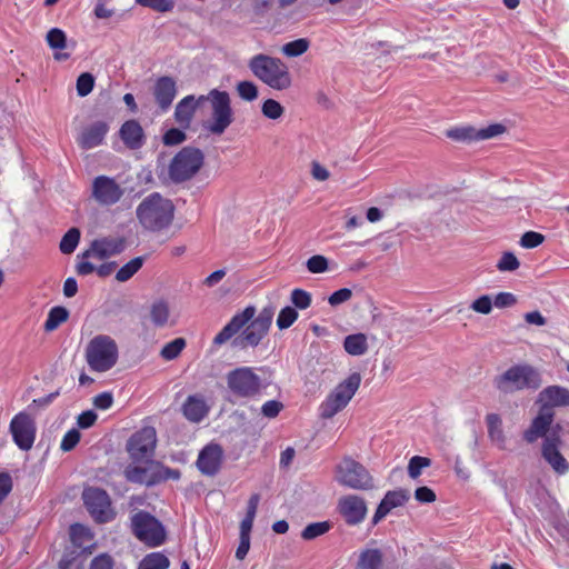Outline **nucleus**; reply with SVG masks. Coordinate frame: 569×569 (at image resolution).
Here are the masks:
<instances>
[{"label":"nucleus","mask_w":569,"mask_h":569,"mask_svg":"<svg viewBox=\"0 0 569 569\" xmlns=\"http://www.w3.org/2000/svg\"><path fill=\"white\" fill-rule=\"evenodd\" d=\"M253 306L246 307L214 337L213 343L221 346L231 340V346L239 350L256 348L267 336L274 316V307L268 306L256 316Z\"/></svg>","instance_id":"1"},{"label":"nucleus","mask_w":569,"mask_h":569,"mask_svg":"<svg viewBox=\"0 0 569 569\" xmlns=\"http://www.w3.org/2000/svg\"><path fill=\"white\" fill-rule=\"evenodd\" d=\"M252 76L277 91L288 90L292 86V77L288 66L278 57L258 53L248 60Z\"/></svg>","instance_id":"2"},{"label":"nucleus","mask_w":569,"mask_h":569,"mask_svg":"<svg viewBox=\"0 0 569 569\" xmlns=\"http://www.w3.org/2000/svg\"><path fill=\"white\" fill-rule=\"evenodd\" d=\"M136 216L146 230L161 231L172 223L174 206L170 199L153 192L138 204Z\"/></svg>","instance_id":"3"},{"label":"nucleus","mask_w":569,"mask_h":569,"mask_svg":"<svg viewBox=\"0 0 569 569\" xmlns=\"http://www.w3.org/2000/svg\"><path fill=\"white\" fill-rule=\"evenodd\" d=\"M118 358V345L108 335L94 336L86 347V360L92 371H109L116 366Z\"/></svg>","instance_id":"4"},{"label":"nucleus","mask_w":569,"mask_h":569,"mask_svg":"<svg viewBox=\"0 0 569 569\" xmlns=\"http://www.w3.org/2000/svg\"><path fill=\"white\" fill-rule=\"evenodd\" d=\"M333 478L340 486L352 490L369 491L376 488L370 471L362 463L348 456L336 465Z\"/></svg>","instance_id":"5"},{"label":"nucleus","mask_w":569,"mask_h":569,"mask_svg":"<svg viewBox=\"0 0 569 569\" xmlns=\"http://www.w3.org/2000/svg\"><path fill=\"white\" fill-rule=\"evenodd\" d=\"M228 391L236 399L251 400L266 388L261 377L251 367H237L226 375Z\"/></svg>","instance_id":"6"},{"label":"nucleus","mask_w":569,"mask_h":569,"mask_svg":"<svg viewBox=\"0 0 569 569\" xmlns=\"http://www.w3.org/2000/svg\"><path fill=\"white\" fill-rule=\"evenodd\" d=\"M210 101L211 118L206 129L212 134H222L233 121L230 96L226 91L212 89L207 96H200L199 101Z\"/></svg>","instance_id":"7"},{"label":"nucleus","mask_w":569,"mask_h":569,"mask_svg":"<svg viewBox=\"0 0 569 569\" xmlns=\"http://www.w3.org/2000/svg\"><path fill=\"white\" fill-rule=\"evenodd\" d=\"M360 383V373L353 372L336 386L326 400L320 405V417L323 419H330L346 408L359 389Z\"/></svg>","instance_id":"8"},{"label":"nucleus","mask_w":569,"mask_h":569,"mask_svg":"<svg viewBox=\"0 0 569 569\" xmlns=\"http://www.w3.org/2000/svg\"><path fill=\"white\" fill-rule=\"evenodd\" d=\"M203 153L192 147L182 148L169 164V177L176 182H184L191 179L203 164Z\"/></svg>","instance_id":"9"},{"label":"nucleus","mask_w":569,"mask_h":569,"mask_svg":"<svg viewBox=\"0 0 569 569\" xmlns=\"http://www.w3.org/2000/svg\"><path fill=\"white\" fill-rule=\"evenodd\" d=\"M541 378L538 371L529 366H515L497 379V388L502 392H513L522 389H538Z\"/></svg>","instance_id":"10"},{"label":"nucleus","mask_w":569,"mask_h":569,"mask_svg":"<svg viewBox=\"0 0 569 569\" xmlns=\"http://www.w3.org/2000/svg\"><path fill=\"white\" fill-rule=\"evenodd\" d=\"M131 528L134 536L149 547H158L166 540L162 523L147 511H138L132 516Z\"/></svg>","instance_id":"11"},{"label":"nucleus","mask_w":569,"mask_h":569,"mask_svg":"<svg viewBox=\"0 0 569 569\" xmlns=\"http://www.w3.org/2000/svg\"><path fill=\"white\" fill-rule=\"evenodd\" d=\"M124 476L130 482L153 486L168 479L178 480L181 473L177 469H170L158 462H150L146 467H127Z\"/></svg>","instance_id":"12"},{"label":"nucleus","mask_w":569,"mask_h":569,"mask_svg":"<svg viewBox=\"0 0 569 569\" xmlns=\"http://www.w3.org/2000/svg\"><path fill=\"white\" fill-rule=\"evenodd\" d=\"M84 506L90 516L99 523L111 521L116 512L111 507V499L106 490L88 487L82 492Z\"/></svg>","instance_id":"13"},{"label":"nucleus","mask_w":569,"mask_h":569,"mask_svg":"<svg viewBox=\"0 0 569 569\" xmlns=\"http://www.w3.org/2000/svg\"><path fill=\"white\" fill-rule=\"evenodd\" d=\"M124 189L108 176H98L92 181L91 196L100 206H113L120 201Z\"/></svg>","instance_id":"14"},{"label":"nucleus","mask_w":569,"mask_h":569,"mask_svg":"<svg viewBox=\"0 0 569 569\" xmlns=\"http://www.w3.org/2000/svg\"><path fill=\"white\" fill-rule=\"evenodd\" d=\"M10 432L14 443L24 451L32 448L36 439L34 420L26 412H19L10 422Z\"/></svg>","instance_id":"15"},{"label":"nucleus","mask_w":569,"mask_h":569,"mask_svg":"<svg viewBox=\"0 0 569 569\" xmlns=\"http://www.w3.org/2000/svg\"><path fill=\"white\" fill-rule=\"evenodd\" d=\"M109 122L103 119L93 120L79 130L77 143L83 150H91L103 144L109 132Z\"/></svg>","instance_id":"16"},{"label":"nucleus","mask_w":569,"mask_h":569,"mask_svg":"<svg viewBox=\"0 0 569 569\" xmlns=\"http://www.w3.org/2000/svg\"><path fill=\"white\" fill-rule=\"evenodd\" d=\"M562 440L556 432L542 441L541 456L551 469L558 475H565L569 471V462L560 451Z\"/></svg>","instance_id":"17"},{"label":"nucleus","mask_w":569,"mask_h":569,"mask_svg":"<svg viewBox=\"0 0 569 569\" xmlns=\"http://www.w3.org/2000/svg\"><path fill=\"white\" fill-rule=\"evenodd\" d=\"M338 510L349 526L361 523L368 512L365 499L357 495L341 497L338 501Z\"/></svg>","instance_id":"18"},{"label":"nucleus","mask_w":569,"mask_h":569,"mask_svg":"<svg viewBox=\"0 0 569 569\" xmlns=\"http://www.w3.org/2000/svg\"><path fill=\"white\" fill-rule=\"evenodd\" d=\"M157 442L153 427H146L136 432L128 442V451L133 459H143L151 455Z\"/></svg>","instance_id":"19"},{"label":"nucleus","mask_w":569,"mask_h":569,"mask_svg":"<svg viewBox=\"0 0 569 569\" xmlns=\"http://www.w3.org/2000/svg\"><path fill=\"white\" fill-rule=\"evenodd\" d=\"M124 249L123 240L116 238H102L93 240L82 253L83 259L104 260L121 253Z\"/></svg>","instance_id":"20"},{"label":"nucleus","mask_w":569,"mask_h":569,"mask_svg":"<svg viewBox=\"0 0 569 569\" xmlns=\"http://www.w3.org/2000/svg\"><path fill=\"white\" fill-rule=\"evenodd\" d=\"M555 419V411H547L541 406L537 416L532 419L529 428L523 432V440L528 443L536 442L539 438L543 440L549 437V430Z\"/></svg>","instance_id":"21"},{"label":"nucleus","mask_w":569,"mask_h":569,"mask_svg":"<svg viewBox=\"0 0 569 569\" xmlns=\"http://www.w3.org/2000/svg\"><path fill=\"white\" fill-rule=\"evenodd\" d=\"M222 457V448L217 443H210L200 451L197 467L202 475L214 476L221 467Z\"/></svg>","instance_id":"22"},{"label":"nucleus","mask_w":569,"mask_h":569,"mask_svg":"<svg viewBox=\"0 0 569 569\" xmlns=\"http://www.w3.org/2000/svg\"><path fill=\"white\" fill-rule=\"evenodd\" d=\"M409 498L410 493L406 489L388 491L372 517V526L378 525L392 509L403 506Z\"/></svg>","instance_id":"23"},{"label":"nucleus","mask_w":569,"mask_h":569,"mask_svg":"<svg viewBox=\"0 0 569 569\" xmlns=\"http://www.w3.org/2000/svg\"><path fill=\"white\" fill-rule=\"evenodd\" d=\"M152 93L159 109L167 111L177 96L176 80L169 76L160 77L153 86Z\"/></svg>","instance_id":"24"},{"label":"nucleus","mask_w":569,"mask_h":569,"mask_svg":"<svg viewBox=\"0 0 569 569\" xmlns=\"http://www.w3.org/2000/svg\"><path fill=\"white\" fill-rule=\"evenodd\" d=\"M537 403L547 411H553L556 407H569V390L560 386H549L539 392Z\"/></svg>","instance_id":"25"},{"label":"nucleus","mask_w":569,"mask_h":569,"mask_svg":"<svg viewBox=\"0 0 569 569\" xmlns=\"http://www.w3.org/2000/svg\"><path fill=\"white\" fill-rule=\"evenodd\" d=\"M119 134H120V138L123 141V143L129 149H132V150L139 149L144 143L143 129L140 126V123L136 120L126 121L121 126V128L119 130Z\"/></svg>","instance_id":"26"},{"label":"nucleus","mask_w":569,"mask_h":569,"mask_svg":"<svg viewBox=\"0 0 569 569\" xmlns=\"http://www.w3.org/2000/svg\"><path fill=\"white\" fill-rule=\"evenodd\" d=\"M208 410L209 408L203 397L199 395L189 396L182 406L183 416L191 422L201 421L208 413Z\"/></svg>","instance_id":"27"},{"label":"nucleus","mask_w":569,"mask_h":569,"mask_svg":"<svg viewBox=\"0 0 569 569\" xmlns=\"http://www.w3.org/2000/svg\"><path fill=\"white\" fill-rule=\"evenodd\" d=\"M488 437L499 449H506V435L502 428V420L498 413H488L486 416Z\"/></svg>","instance_id":"28"},{"label":"nucleus","mask_w":569,"mask_h":569,"mask_svg":"<svg viewBox=\"0 0 569 569\" xmlns=\"http://www.w3.org/2000/svg\"><path fill=\"white\" fill-rule=\"evenodd\" d=\"M199 99L196 101L193 96L184 97L177 106L174 110V118L181 126L188 127L196 112Z\"/></svg>","instance_id":"29"},{"label":"nucleus","mask_w":569,"mask_h":569,"mask_svg":"<svg viewBox=\"0 0 569 569\" xmlns=\"http://www.w3.org/2000/svg\"><path fill=\"white\" fill-rule=\"evenodd\" d=\"M343 347L351 356H362L368 350L367 337L363 333L347 336L345 338Z\"/></svg>","instance_id":"30"},{"label":"nucleus","mask_w":569,"mask_h":569,"mask_svg":"<svg viewBox=\"0 0 569 569\" xmlns=\"http://www.w3.org/2000/svg\"><path fill=\"white\" fill-rule=\"evenodd\" d=\"M359 569H382V553L379 549L363 550L358 560Z\"/></svg>","instance_id":"31"},{"label":"nucleus","mask_w":569,"mask_h":569,"mask_svg":"<svg viewBox=\"0 0 569 569\" xmlns=\"http://www.w3.org/2000/svg\"><path fill=\"white\" fill-rule=\"evenodd\" d=\"M170 317L169 305L164 300L154 301L150 308V318L156 327H164Z\"/></svg>","instance_id":"32"},{"label":"nucleus","mask_w":569,"mask_h":569,"mask_svg":"<svg viewBox=\"0 0 569 569\" xmlns=\"http://www.w3.org/2000/svg\"><path fill=\"white\" fill-rule=\"evenodd\" d=\"M144 262L143 257H136L122 266L116 273V280L119 282H126L131 279L142 267Z\"/></svg>","instance_id":"33"},{"label":"nucleus","mask_w":569,"mask_h":569,"mask_svg":"<svg viewBox=\"0 0 569 569\" xmlns=\"http://www.w3.org/2000/svg\"><path fill=\"white\" fill-rule=\"evenodd\" d=\"M170 561L160 552L147 555L139 563L138 569H168Z\"/></svg>","instance_id":"34"},{"label":"nucleus","mask_w":569,"mask_h":569,"mask_svg":"<svg viewBox=\"0 0 569 569\" xmlns=\"http://www.w3.org/2000/svg\"><path fill=\"white\" fill-rule=\"evenodd\" d=\"M69 312L64 307H53L44 323L46 331L56 330L61 323L68 320Z\"/></svg>","instance_id":"35"},{"label":"nucleus","mask_w":569,"mask_h":569,"mask_svg":"<svg viewBox=\"0 0 569 569\" xmlns=\"http://www.w3.org/2000/svg\"><path fill=\"white\" fill-rule=\"evenodd\" d=\"M310 42L306 38H300L290 41L282 46L281 52L289 58L300 57L306 53L309 49Z\"/></svg>","instance_id":"36"},{"label":"nucleus","mask_w":569,"mask_h":569,"mask_svg":"<svg viewBox=\"0 0 569 569\" xmlns=\"http://www.w3.org/2000/svg\"><path fill=\"white\" fill-rule=\"evenodd\" d=\"M80 236H81V233L78 228L69 229L60 241V244H59L60 251L64 254L72 253L79 243Z\"/></svg>","instance_id":"37"},{"label":"nucleus","mask_w":569,"mask_h":569,"mask_svg":"<svg viewBox=\"0 0 569 569\" xmlns=\"http://www.w3.org/2000/svg\"><path fill=\"white\" fill-rule=\"evenodd\" d=\"M447 137L462 142L477 141L476 128L471 126L452 128L447 131Z\"/></svg>","instance_id":"38"},{"label":"nucleus","mask_w":569,"mask_h":569,"mask_svg":"<svg viewBox=\"0 0 569 569\" xmlns=\"http://www.w3.org/2000/svg\"><path fill=\"white\" fill-rule=\"evenodd\" d=\"M186 345H187V342H186L184 338H176L172 341H170L163 346V348L160 351V356L164 360H173L186 348Z\"/></svg>","instance_id":"39"},{"label":"nucleus","mask_w":569,"mask_h":569,"mask_svg":"<svg viewBox=\"0 0 569 569\" xmlns=\"http://www.w3.org/2000/svg\"><path fill=\"white\" fill-rule=\"evenodd\" d=\"M331 528V523L329 521L321 522H312L309 523L301 532V538L305 540L316 539L325 533H327Z\"/></svg>","instance_id":"40"},{"label":"nucleus","mask_w":569,"mask_h":569,"mask_svg":"<svg viewBox=\"0 0 569 569\" xmlns=\"http://www.w3.org/2000/svg\"><path fill=\"white\" fill-rule=\"evenodd\" d=\"M70 537L72 542L79 547H84L92 539L90 530L81 523L71 525Z\"/></svg>","instance_id":"41"},{"label":"nucleus","mask_w":569,"mask_h":569,"mask_svg":"<svg viewBox=\"0 0 569 569\" xmlns=\"http://www.w3.org/2000/svg\"><path fill=\"white\" fill-rule=\"evenodd\" d=\"M48 46L53 50H62L67 48V36L63 30L52 28L46 36Z\"/></svg>","instance_id":"42"},{"label":"nucleus","mask_w":569,"mask_h":569,"mask_svg":"<svg viewBox=\"0 0 569 569\" xmlns=\"http://www.w3.org/2000/svg\"><path fill=\"white\" fill-rule=\"evenodd\" d=\"M506 131H507L506 126H503L501 123H492L486 128H480V129L476 128L477 141L497 138V137L503 134Z\"/></svg>","instance_id":"43"},{"label":"nucleus","mask_w":569,"mask_h":569,"mask_svg":"<svg viewBox=\"0 0 569 569\" xmlns=\"http://www.w3.org/2000/svg\"><path fill=\"white\" fill-rule=\"evenodd\" d=\"M262 114L271 120L282 117L284 108L274 99H267L261 107Z\"/></svg>","instance_id":"44"},{"label":"nucleus","mask_w":569,"mask_h":569,"mask_svg":"<svg viewBox=\"0 0 569 569\" xmlns=\"http://www.w3.org/2000/svg\"><path fill=\"white\" fill-rule=\"evenodd\" d=\"M273 0H250L249 13L252 20L264 17L272 8Z\"/></svg>","instance_id":"45"},{"label":"nucleus","mask_w":569,"mask_h":569,"mask_svg":"<svg viewBox=\"0 0 569 569\" xmlns=\"http://www.w3.org/2000/svg\"><path fill=\"white\" fill-rule=\"evenodd\" d=\"M431 465V460L426 457L413 456L408 463V475L412 479H417L423 468H427Z\"/></svg>","instance_id":"46"},{"label":"nucleus","mask_w":569,"mask_h":569,"mask_svg":"<svg viewBox=\"0 0 569 569\" xmlns=\"http://www.w3.org/2000/svg\"><path fill=\"white\" fill-rule=\"evenodd\" d=\"M236 90L239 97L246 101H253L258 98V87L252 81H240Z\"/></svg>","instance_id":"47"},{"label":"nucleus","mask_w":569,"mask_h":569,"mask_svg":"<svg viewBox=\"0 0 569 569\" xmlns=\"http://www.w3.org/2000/svg\"><path fill=\"white\" fill-rule=\"evenodd\" d=\"M298 319V312L292 307H284L277 318V326L280 330L287 329Z\"/></svg>","instance_id":"48"},{"label":"nucleus","mask_w":569,"mask_h":569,"mask_svg":"<svg viewBox=\"0 0 569 569\" xmlns=\"http://www.w3.org/2000/svg\"><path fill=\"white\" fill-rule=\"evenodd\" d=\"M94 87V78L89 72L81 73L77 79V93L80 97L88 96Z\"/></svg>","instance_id":"49"},{"label":"nucleus","mask_w":569,"mask_h":569,"mask_svg":"<svg viewBox=\"0 0 569 569\" xmlns=\"http://www.w3.org/2000/svg\"><path fill=\"white\" fill-rule=\"evenodd\" d=\"M520 267V262L518 258L512 252H503L501 258L497 263V269L499 271H515Z\"/></svg>","instance_id":"50"},{"label":"nucleus","mask_w":569,"mask_h":569,"mask_svg":"<svg viewBox=\"0 0 569 569\" xmlns=\"http://www.w3.org/2000/svg\"><path fill=\"white\" fill-rule=\"evenodd\" d=\"M137 3L148 7L157 12H168L174 7L173 0H136Z\"/></svg>","instance_id":"51"},{"label":"nucleus","mask_w":569,"mask_h":569,"mask_svg":"<svg viewBox=\"0 0 569 569\" xmlns=\"http://www.w3.org/2000/svg\"><path fill=\"white\" fill-rule=\"evenodd\" d=\"M290 300L296 308L301 310L307 309L311 305L310 293L302 289L292 290Z\"/></svg>","instance_id":"52"},{"label":"nucleus","mask_w":569,"mask_h":569,"mask_svg":"<svg viewBox=\"0 0 569 569\" xmlns=\"http://www.w3.org/2000/svg\"><path fill=\"white\" fill-rule=\"evenodd\" d=\"M545 240L543 234L536 231H527L520 238V246L526 249H532L540 246Z\"/></svg>","instance_id":"53"},{"label":"nucleus","mask_w":569,"mask_h":569,"mask_svg":"<svg viewBox=\"0 0 569 569\" xmlns=\"http://www.w3.org/2000/svg\"><path fill=\"white\" fill-rule=\"evenodd\" d=\"M493 300L490 296L483 295L476 299L471 305L470 308L478 313L481 315H489L492 310Z\"/></svg>","instance_id":"54"},{"label":"nucleus","mask_w":569,"mask_h":569,"mask_svg":"<svg viewBox=\"0 0 569 569\" xmlns=\"http://www.w3.org/2000/svg\"><path fill=\"white\" fill-rule=\"evenodd\" d=\"M306 264L311 273H321L328 270V259L321 254L312 256Z\"/></svg>","instance_id":"55"},{"label":"nucleus","mask_w":569,"mask_h":569,"mask_svg":"<svg viewBox=\"0 0 569 569\" xmlns=\"http://www.w3.org/2000/svg\"><path fill=\"white\" fill-rule=\"evenodd\" d=\"M186 133L177 128L169 129L162 138L166 146H176L182 143L186 140Z\"/></svg>","instance_id":"56"},{"label":"nucleus","mask_w":569,"mask_h":569,"mask_svg":"<svg viewBox=\"0 0 569 569\" xmlns=\"http://www.w3.org/2000/svg\"><path fill=\"white\" fill-rule=\"evenodd\" d=\"M80 441V432L77 429L69 430L60 445L62 451L68 452L72 450Z\"/></svg>","instance_id":"57"},{"label":"nucleus","mask_w":569,"mask_h":569,"mask_svg":"<svg viewBox=\"0 0 569 569\" xmlns=\"http://www.w3.org/2000/svg\"><path fill=\"white\" fill-rule=\"evenodd\" d=\"M283 409V405L278 400H269L261 407V413L263 417L272 419L276 418Z\"/></svg>","instance_id":"58"},{"label":"nucleus","mask_w":569,"mask_h":569,"mask_svg":"<svg viewBox=\"0 0 569 569\" xmlns=\"http://www.w3.org/2000/svg\"><path fill=\"white\" fill-rule=\"evenodd\" d=\"M517 303V297L511 292H500L493 299V305L497 308H509Z\"/></svg>","instance_id":"59"},{"label":"nucleus","mask_w":569,"mask_h":569,"mask_svg":"<svg viewBox=\"0 0 569 569\" xmlns=\"http://www.w3.org/2000/svg\"><path fill=\"white\" fill-rule=\"evenodd\" d=\"M352 297V291L348 288H342L335 291L328 299L330 306L336 307L346 301H348Z\"/></svg>","instance_id":"60"},{"label":"nucleus","mask_w":569,"mask_h":569,"mask_svg":"<svg viewBox=\"0 0 569 569\" xmlns=\"http://www.w3.org/2000/svg\"><path fill=\"white\" fill-rule=\"evenodd\" d=\"M415 498L421 503H431L436 501V493L428 487H419L415 491Z\"/></svg>","instance_id":"61"},{"label":"nucleus","mask_w":569,"mask_h":569,"mask_svg":"<svg viewBox=\"0 0 569 569\" xmlns=\"http://www.w3.org/2000/svg\"><path fill=\"white\" fill-rule=\"evenodd\" d=\"M97 418L98 416L94 411L87 410L79 415L77 423L80 428L87 429L94 425Z\"/></svg>","instance_id":"62"},{"label":"nucleus","mask_w":569,"mask_h":569,"mask_svg":"<svg viewBox=\"0 0 569 569\" xmlns=\"http://www.w3.org/2000/svg\"><path fill=\"white\" fill-rule=\"evenodd\" d=\"M113 403V397L110 392H102L93 398V405L96 408L106 410L109 409Z\"/></svg>","instance_id":"63"},{"label":"nucleus","mask_w":569,"mask_h":569,"mask_svg":"<svg viewBox=\"0 0 569 569\" xmlns=\"http://www.w3.org/2000/svg\"><path fill=\"white\" fill-rule=\"evenodd\" d=\"M113 561L110 556L102 553L96 557L90 565V569H112Z\"/></svg>","instance_id":"64"}]
</instances>
